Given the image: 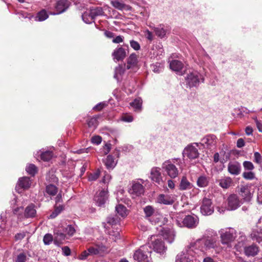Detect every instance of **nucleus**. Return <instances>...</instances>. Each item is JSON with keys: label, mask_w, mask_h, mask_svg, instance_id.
Listing matches in <instances>:
<instances>
[{"label": "nucleus", "mask_w": 262, "mask_h": 262, "mask_svg": "<svg viewBox=\"0 0 262 262\" xmlns=\"http://www.w3.org/2000/svg\"><path fill=\"white\" fill-rule=\"evenodd\" d=\"M245 145V141L243 138H239L237 140L236 146L238 148H242Z\"/></svg>", "instance_id": "64"}, {"label": "nucleus", "mask_w": 262, "mask_h": 262, "mask_svg": "<svg viewBox=\"0 0 262 262\" xmlns=\"http://www.w3.org/2000/svg\"><path fill=\"white\" fill-rule=\"evenodd\" d=\"M198 253L195 249L192 248V244L190 243L185 250L177 255L176 262H192V257Z\"/></svg>", "instance_id": "5"}, {"label": "nucleus", "mask_w": 262, "mask_h": 262, "mask_svg": "<svg viewBox=\"0 0 262 262\" xmlns=\"http://www.w3.org/2000/svg\"><path fill=\"white\" fill-rule=\"evenodd\" d=\"M219 233L222 244L228 247H231V243L234 241L236 236L235 230L233 228L222 229L219 231Z\"/></svg>", "instance_id": "6"}, {"label": "nucleus", "mask_w": 262, "mask_h": 262, "mask_svg": "<svg viewBox=\"0 0 262 262\" xmlns=\"http://www.w3.org/2000/svg\"><path fill=\"white\" fill-rule=\"evenodd\" d=\"M200 211L203 215H210L213 213L214 207L211 199L207 197L203 199Z\"/></svg>", "instance_id": "8"}, {"label": "nucleus", "mask_w": 262, "mask_h": 262, "mask_svg": "<svg viewBox=\"0 0 262 262\" xmlns=\"http://www.w3.org/2000/svg\"><path fill=\"white\" fill-rule=\"evenodd\" d=\"M103 162L108 169H112L116 165L117 161H115L114 157L110 155L103 160Z\"/></svg>", "instance_id": "32"}, {"label": "nucleus", "mask_w": 262, "mask_h": 262, "mask_svg": "<svg viewBox=\"0 0 262 262\" xmlns=\"http://www.w3.org/2000/svg\"><path fill=\"white\" fill-rule=\"evenodd\" d=\"M46 179L49 182L57 183L58 181L57 177L54 174L49 173L47 176Z\"/></svg>", "instance_id": "52"}, {"label": "nucleus", "mask_w": 262, "mask_h": 262, "mask_svg": "<svg viewBox=\"0 0 262 262\" xmlns=\"http://www.w3.org/2000/svg\"><path fill=\"white\" fill-rule=\"evenodd\" d=\"M31 184V182L30 178L24 177L18 179L15 189L18 192L19 189H28L30 188Z\"/></svg>", "instance_id": "16"}, {"label": "nucleus", "mask_w": 262, "mask_h": 262, "mask_svg": "<svg viewBox=\"0 0 262 262\" xmlns=\"http://www.w3.org/2000/svg\"><path fill=\"white\" fill-rule=\"evenodd\" d=\"M144 212L146 217H149L154 214V209L151 206H147L144 208Z\"/></svg>", "instance_id": "46"}, {"label": "nucleus", "mask_w": 262, "mask_h": 262, "mask_svg": "<svg viewBox=\"0 0 262 262\" xmlns=\"http://www.w3.org/2000/svg\"><path fill=\"white\" fill-rule=\"evenodd\" d=\"M209 184L208 178L205 176H200L197 180L196 184L199 187H205Z\"/></svg>", "instance_id": "35"}, {"label": "nucleus", "mask_w": 262, "mask_h": 262, "mask_svg": "<svg viewBox=\"0 0 262 262\" xmlns=\"http://www.w3.org/2000/svg\"><path fill=\"white\" fill-rule=\"evenodd\" d=\"M228 170L231 174L237 176L241 171V164L238 162H230L228 165Z\"/></svg>", "instance_id": "24"}, {"label": "nucleus", "mask_w": 262, "mask_h": 262, "mask_svg": "<svg viewBox=\"0 0 262 262\" xmlns=\"http://www.w3.org/2000/svg\"><path fill=\"white\" fill-rule=\"evenodd\" d=\"M138 62L137 56L135 53H132L127 59V65L126 69L129 70L135 67Z\"/></svg>", "instance_id": "31"}, {"label": "nucleus", "mask_w": 262, "mask_h": 262, "mask_svg": "<svg viewBox=\"0 0 262 262\" xmlns=\"http://www.w3.org/2000/svg\"><path fill=\"white\" fill-rule=\"evenodd\" d=\"M89 251L87 250H85L83 251L78 256V259L80 260H85L90 255Z\"/></svg>", "instance_id": "58"}, {"label": "nucleus", "mask_w": 262, "mask_h": 262, "mask_svg": "<svg viewBox=\"0 0 262 262\" xmlns=\"http://www.w3.org/2000/svg\"><path fill=\"white\" fill-rule=\"evenodd\" d=\"M54 243L56 245H59L65 239L66 234L59 229L54 230Z\"/></svg>", "instance_id": "28"}, {"label": "nucleus", "mask_w": 262, "mask_h": 262, "mask_svg": "<svg viewBox=\"0 0 262 262\" xmlns=\"http://www.w3.org/2000/svg\"><path fill=\"white\" fill-rule=\"evenodd\" d=\"M126 66L125 64L123 66L119 65L118 67H117L115 70L114 77L118 80V76H121L124 73L125 69H126Z\"/></svg>", "instance_id": "37"}, {"label": "nucleus", "mask_w": 262, "mask_h": 262, "mask_svg": "<svg viewBox=\"0 0 262 262\" xmlns=\"http://www.w3.org/2000/svg\"><path fill=\"white\" fill-rule=\"evenodd\" d=\"M122 120L126 122H131L133 121V117L131 115H125L122 116Z\"/></svg>", "instance_id": "59"}, {"label": "nucleus", "mask_w": 262, "mask_h": 262, "mask_svg": "<svg viewBox=\"0 0 262 262\" xmlns=\"http://www.w3.org/2000/svg\"><path fill=\"white\" fill-rule=\"evenodd\" d=\"M162 167L170 178H175L178 176L179 171L178 168L169 161L164 162Z\"/></svg>", "instance_id": "9"}, {"label": "nucleus", "mask_w": 262, "mask_h": 262, "mask_svg": "<svg viewBox=\"0 0 262 262\" xmlns=\"http://www.w3.org/2000/svg\"><path fill=\"white\" fill-rule=\"evenodd\" d=\"M70 5L71 2L68 0H58L55 4L54 12H47L45 9H42L37 13V16H49V15H59L67 11Z\"/></svg>", "instance_id": "2"}, {"label": "nucleus", "mask_w": 262, "mask_h": 262, "mask_svg": "<svg viewBox=\"0 0 262 262\" xmlns=\"http://www.w3.org/2000/svg\"><path fill=\"white\" fill-rule=\"evenodd\" d=\"M182 154L183 157L186 156L191 160L198 158L199 156L198 149L191 145H188L185 147Z\"/></svg>", "instance_id": "13"}, {"label": "nucleus", "mask_w": 262, "mask_h": 262, "mask_svg": "<svg viewBox=\"0 0 262 262\" xmlns=\"http://www.w3.org/2000/svg\"><path fill=\"white\" fill-rule=\"evenodd\" d=\"M52 156V152L47 150L41 154L40 158L44 161H49L51 159Z\"/></svg>", "instance_id": "42"}, {"label": "nucleus", "mask_w": 262, "mask_h": 262, "mask_svg": "<svg viewBox=\"0 0 262 262\" xmlns=\"http://www.w3.org/2000/svg\"><path fill=\"white\" fill-rule=\"evenodd\" d=\"M62 251L65 256H69L71 254V250L68 246L63 247Z\"/></svg>", "instance_id": "61"}, {"label": "nucleus", "mask_w": 262, "mask_h": 262, "mask_svg": "<svg viewBox=\"0 0 262 262\" xmlns=\"http://www.w3.org/2000/svg\"><path fill=\"white\" fill-rule=\"evenodd\" d=\"M232 183V180L230 177H225L219 180V185L223 188H228Z\"/></svg>", "instance_id": "34"}, {"label": "nucleus", "mask_w": 262, "mask_h": 262, "mask_svg": "<svg viewBox=\"0 0 262 262\" xmlns=\"http://www.w3.org/2000/svg\"><path fill=\"white\" fill-rule=\"evenodd\" d=\"M153 249L156 252L160 254H164L167 248L165 246L164 243L162 239H156L152 243Z\"/></svg>", "instance_id": "19"}, {"label": "nucleus", "mask_w": 262, "mask_h": 262, "mask_svg": "<svg viewBox=\"0 0 262 262\" xmlns=\"http://www.w3.org/2000/svg\"><path fill=\"white\" fill-rule=\"evenodd\" d=\"M142 101L140 98L135 99L133 102L129 103L130 105L135 111H140L142 107Z\"/></svg>", "instance_id": "38"}, {"label": "nucleus", "mask_w": 262, "mask_h": 262, "mask_svg": "<svg viewBox=\"0 0 262 262\" xmlns=\"http://www.w3.org/2000/svg\"><path fill=\"white\" fill-rule=\"evenodd\" d=\"M100 176V171H97L94 173H91L88 179L90 181H94L96 180Z\"/></svg>", "instance_id": "53"}, {"label": "nucleus", "mask_w": 262, "mask_h": 262, "mask_svg": "<svg viewBox=\"0 0 262 262\" xmlns=\"http://www.w3.org/2000/svg\"><path fill=\"white\" fill-rule=\"evenodd\" d=\"M36 214L35 205L33 203H31L26 207L24 210V214L21 215L25 219L34 218L36 216Z\"/></svg>", "instance_id": "20"}, {"label": "nucleus", "mask_w": 262, "mask_h": 262, "mask_svg": "<svg viewBox=\"0 0 262 262\" xmlns=\"http://www.w3.org/2000/svg\"><path fill=\"white\" fill-rule=\"evenodd\" d=\"M243 177L246 180H252L255 178V174L252 171L244 172L243 173Z\"/></svg>", "instance_id": "49"}, {"label": "nucleus", "mask_w": 262, "mask_h": 262, "mask_svg": "<svg viewBox=\"0 0 262 262\" xmlns=\"http://www.w3.org/2000/svg\"><path fill=\"white\" fill-rule=\"evenodd\" d=\"M144 189L143 186L139 183H135L133 184L132 189H130L129 192L136 196H140L143 194Z\"/></svg>", "instance_id": "26"}, {"label": "nucleus", "mask_w": 262, "mask_h": 262, "mask_svg": "<svg viewBox=\"0 0 262 262\" xmlns=\"http://www.w3.org/2000/svg\"><path fill=\"white\" fill-rule=\"evenodd\" d=\"M117 213L122 217H124L127 215V209L122 204H119L115 207Z\"/></svg>", "instance_id": "36"}, {"label": "nucleus", "mask_w": 262, "mask_h": 262, "mask_svg": "<svg viewBox=\"0 0 262 262\" xmlns=\"http://www.w3.org/2000/svg\"><path fill=\"white\" fill-rule=\"evenodd\" d=\"M216 137L213 134H209L205 136L202 139V145L207 148L211 149L215 146L216 144Z\"/></svg>", "instance_id": "14"}, {"label": "nucleus", "mask_w": 262, "mask_h": 262, "mask_svg": "<svg viewBox=\"0 0 262 262\" xmlns=\"http://www.w3.org/2000/svg\"><path fill=\"white\" fill-rule=\"evenodd\" d=\"M94 200L98 206L104 207L106 202L108 200L107 191L102 189L97 192Z\"/></svg>", "instance_id": "10"}, {"label": "nucleus", "mask_w": 262, "mask_h": 262, "mask_svg": "<svg viewBox=\"0 0 262 262\" xmlns=\"http://www.w3.org/2000/svg\"><path fill=\"white\" fill-rule=\"evenodd\" d=\"M53 241H54V238L51 234L47 233L45 235L43 241L45 245H50Z\"/></svg>", "instance_id": "47"}, {"label": "nucleus", "mask_w": 262, "mask_h": 262, "mask_svg": "<svg viewBox=\"0 0 262 262\" xmlns=\"http://www.w3.org/2000/svg\"><path fill=\"white\" fill-rule=\"evenodd\" d=\"M157 202L164 205H172L174 202V198L172 195L160 194L157 198Z\"/></svg>", "instance_id": "21"}, {"label": "nucleus", "mask_w": 262, "mask_h": 262, "mask_svg": "<svg viewBox=\"0 0 262 262\" xmlns=\"http://www.w3.org/2000/svg\"><path fill=\"white\" fill-rule=\"evenodd\" d=\"M252 240L260 243L262 242V228L258 226L253 227L249 235Z\"/></svg>", "instance_id": "18"}, {"label": "nucleus", "mask_w": 262, "mask_h": 262, "mask_svg": "<svg viewBox=\"0 0 262 262\" xmlns=\"http://www.w3.org/2000/svg\"><path fill=\"white\" fill-rule=\"evenodd\" d=\"M107 249L104 246H96L91 247L88 249L90 255H102L106 251Z\"/></svg>", "instance_id": "22"}, {"label": "nucleus", "mask_w": 262, "mask_h": 262, "mask_svg": "<svg viewBox=\"0 0 262 262\" xmlns=\"http://www.w3.org/2000/svg\"><path fill=\"white\" fill-rule=\"evenodd\" d=\"M259 247L255 244H252L244 247V253L248 257H254L259 252Z\"/></svg>", "instance_id": "15"}, {"label": "nucleus", "mask_w": 262, "mask_h": 262, "mask_svg": "<svg viewBox=\"0 0 262 262\" xmlns=\"http://www.w3.org/2000/svg\"><path fill=\"white\" fill-rule=\"evenodd\" d=\"M111 3L114 8L119 10L128 11L132 10V9L131 7L126 5L122 1H119L118 0H113L111 1Z\"/></svg>", "instance_id": "27"}, {"label": "nucleus", "mask_w": 262, "mask_h": 262, "mask_svg": "<svg viewBox=\"0 0 262 262\" xmlns=\"http://www.w3.org/2000/svg\"><path fill=\"white\" fill-rule=\"evenodd\" d=\"M87 124L89 127H92L95 128L98 124V121L97 118L96 117H92L91 118H89L87 120Z\"/></svg>", "instance_id": "44"}, {"label": "nucleus", "mask_w": 262, "mask_h": 262, "mask_svg": "<svg viewBox=\"0 0 262 262\" xmlns=\"http://www.w3.org/2000/svg\"><path fill=\"white\" fill-rule=\"evenodd\" d=\"M186 84L190 88L198 86L200 82H204V78L203 75L197 71L189 73L185 78Z\"/></svg>", "instance_id": "7"}, {"label": "nucleus", "mask_w": 262, "mask_h": 262, "mask_svg": "<svg viewBox=\"0 0 262 262\" xmlns=\"http://www.w3.org/2000/svg\"><path fill=\"white\" fill-rule=\"evenodd\" d=\"M207 233L201 239L191 243L192 248H195L198 253L199 251L205 253L207 250L217 247L216 232L213 230H209Z\"/></svg>", "instance_id": "1"}, {"label": "nucleus", "mask_w": 262, "mask_h": 262, "mask_svg": "<svg viewBox=\"0 0 262 262\" xmlns=\"http://www.w3.org/2000/svg\"><path fill=\"white\" fill-rule=\"evenodd\" d=\"M170 68L177 72H180L182 71L184 64L183 63L178 60H173L170 62Z\"/></svg>", "instance_id": "30"}, {"label": "nucleus", "mask_w": 262, "mask_h": 262, "mask_svg": "<svg viewBox=\"0 0 262 262\" xmlns=\"http://www.w3.org/2000/svg\"><path fill=\"white\" fill-rule=\"evenodd\" d=\"M228 209L234 210L238 208L242 204L238 196L235 194H230L227 199Z\"/></svg>", "instance_id": "12"}, {"label": "nucleus", "mask_w": 262, "mask_h": 262, "mask_svg": "<svg viewBox=\"0 0 262 262\" xmlns=\"http://www.w3.org/2000/svg\"><path fill=\"white\" fill-rule=\"evenodd\" d=\"M155 32L157 35L162 38L165 35L166 31L160 25L159 27L155 28Z\"/></svg>", "instance_id": "45"}, {"label": "nucleus", "mask_w": 262, "mask_h": 262, "mask_svg": "<svg viewBox=\"0 0 262 262\" xmlns=\"http://www.w3.org/2000/svg\"><path fill=\"white\" fill-rule=\"evenodd\" d=\"M107 222L109 224L114 225H116L119 222V220L116 216H110L107 217Z\"/></svg>", "instance_id": "51"}, {"label": "nucleus", "mask_w": 262, "mask_h": 262, "mask_svg": "<svg viewBox=\"0 0 262 262\" xmlns=\"http://www.w3.org/2000/svg\"><path fill=\"white\" fill-rule=\"evenodd\" d=\"M63 231L69 236H73L75 233V229L73 225H68L63 229Z\"/></svg>", "instance_id": "43"}, {"label": "nucleus", "mask_w": 262, "mask_h": 262, "mask_svg": "<svg viewBox=\"0 0 262 262\" xmlns=\"http://www.w3.org/2000/svg\"><path fill=\"white\" fill-rule=\"evenodd\" d=\"M239 194L245 202H249L252 198L250 189L247 185H242L240 188Z\"/></svg>", "instance_id": "25"}, {"label": "nucleus", "mask_w": 262, "mask_h": 262, "mask_svg": "<svg viewBox=\"0 0 262 262\" xmlns=\"http://www.w3.org/2000/svg\"><path fill=\"white\" fill-rule=\"evenodd\" d=\"M58 188L53 184H50L46 186V192L51 195H55L57 192Z\"/></svg>", "instance_id": "41"}, {"label": "nucleus", "mask_w": 262, "mask_h": 262, "mask_svg": "<svg viewBox=\"0 0 262 262\" xmlns=\"http://www.w3.org/2000/svg\"><path fill=\"white\" fill-rule=\"evenodd\" d=\"M130 45L135 50L138 51L140 49V44L136 41L132 40L130 41Z\"/></svg>", "instance_id": "57"}, {"label": "nucleus", "mask_w": 262, "mask_h": 262, "mask_svg": "<svg viewBox=\"0 0 262 262\" xmlns=\"http://www.w3.org/2000/svg\"><path fill=\"white\" fill-rule=\"evenodd\" d=\"M102 15L107 16V14H105L102 8L100 7H92L89 10V14L84 12L82 13L81 16L95 17Z\"/></svg>", "instance_id": "17"}, {"label": "nucleus", "mask_w": 262, "mask_h": 262, "mask_svg": "<svg viewBox=\"0 0 262 262\" xmlns=\"http://www.w3.org/2000/svg\"><path fill=\"white\" fill-rule=\"evenodd\" d=\"M26 259V255L24 253H21L17 255L15 262H25Z\"/></svg>", "instance_id": "55"}, {"label": "nucleus", "mask_w": 262, "mask_h": 262, "mask_svg": "<svg viewBox=\"0 0 262 262\" xmlns=\"http://www.w3.org/2000/svg\"><path fill=\"white\" fill-rule=\"evenodd\" d=\"M83 21L88 24H92L94 22V19L95 17H81Z\"/></svg>", "instance_id": "63"}, {"label": "nucleus", "mask_w": 262, "mask_h": 262, "mask_svg": "<svg viewBox=\"0 0 262 262\" xmlns=\"http://www.w3.org/2000/svg\"><path fill=\"white\" fill-rule=\"evenodd\" d=\"M193 187V185L189 182L187 178L183 176L180 181L179 189L181 190H189Z\"/></svg>", "instance_id": "29"}, {"label": "nucleus", "mask_w": 262, "mask_h": 262, "mask_svg": "<svg viewBox=\"0 0 262 262\" xmlns=\"http://www.w3.org/2000/svg\"><path fill=\"white\" fill-rule=\"evenodd\" d=\"M151 248L149 244L142 246L135 251L133 255L134 259L138 262L145 261L150 259Z\"/></svg>", "instance_id": "4"}, {"label": "nucleus", "mask_w": 262, "mask_h": 262, "mask_svg": "<svg viewBox=\"0 0 262 262\" xmlns=\"http://www.w3.org/2000/svg\"><path fill=\"white\" fill-rule=\"evenodd\" d=\"M111 144L106 143L103 146V154L104 155H107L111 150Z\"/></svg>", "instance_id": "60"}, {"label": "nucleus", "mask_w": 262, "mask_h": 262, "mask_svg": "<svg viewBox=\"0 0 262 262\" xmlns=\"http://www.w3.org/2000/svg\"><path fill=\"white\" fill-rule=\"evenodd\" d=\"M64 209L63 205H55L54 210L51 212L48 216L49 219H53L57 217Z\"/></svg>", "instance_id": "33"}, {"label": "nucleus", "mask_w": 262, "mask_h": 262, "mask_svg": "<svg viewBox=\"0 0 262 262\" xmlns=\"http://www.w3.org/2000/svg\"><path fill=\"white\" fill-rule=\"evenodd\" d=\"M151 180L160 184L162 182V179L160 172V169L157 167H154L151 168L150 171V177Z\"/></svg>", "instance_id": "23"}, {"label": "nucleus", "mask_w": 262, "mask_h": 262, "mask_svg": "<svg viewBox=\"0 0 262 262\" xmlns=\"http://www.w3.org/2000/svg\"><path fill=\"white\" fill-rule=\"evenodd\" d=\"M128 45L124 46V48L122 47L117 48L112 53L113 59L115 62L123 60L126 56V50L128 49Z\"/></svg>", "instance_id": "11"}, {"label": "nucleus", "mask_w": 262, "mask_h": 262, "mask_svg": "<svg viewBox=\"0 0 262 262\" xmlns=\"http://www.w3.org/2000/svg\"><path fill=\"white\" fill-rule=\"evenodd\" d=\"M102 141V138L99 136H94L91 138V142L95 144L99 145Z\"/></svg>", "instance_id": "56"}, {"label": "nucleus", "mask_w": 262, "mask_h": 262, "mask_svg": "<svg viewBox=\"0 0 262 262\" xmlns=\"http://www.w3.org/2000/svg\"><path fill=\"white\" fill-rule=\"evenodd\" d=\"M175 223L178 227L193 229L196 227L199 224V219L195 214L187 215L183 220L177 219Z\"/></svg>", "instance_id": "3"}, {"label": "nucleus", "mask_w": 262, "mask_h": 262, "mask_svg": "<svg viewBox=\"0 0 262 262\" xmlns=\"http://www.w3.org/2000/svg\"><path fill=\"white\" fill-rule=\"evenodd\" d=\"M26 170L27 172L32 176H34L37 172V167L33 164H30L26 166Z\"/></svg>", "instance_id": "40"}, {"label": "nucleus", "mask_w": 262, "mask_h": 262, "mask_svg": "<svg viewBox=\"0 0 262 262\" xmlns=\"http://www.w3.org/2000/svg\"><path fill=\"white\" fill-rule=\"evenodd\" d=\"M254 162L257 164H261L262 162V157L258 152L254 153Z\"/></svg>", "instance_id": "54"}, {"label": "nucleus", "mask_w": 262, "mask_h": 262, "mask_svg": "<svg viewBox=\"0 0 262 262\" xmlns=\"http://www.w3.org/2000/svg\"><path fill=\"white\" fill-rule=\"evenodd\" d=\"M234 112L237 114V115L240 118H242V117L244 116V113L249 114L250 113L254 112L253 111H250L248 110L246 107H245L244 106H241L239 108H235Z\"/></svg>", "instance_id": "39"}, {"label": "nucleus", "mask_w": 262, "mask_h": 262, "mask_svg": "<svg viewBox=\"0 0 262 262\" xmlns=\"http://www.w3.org/2000/svg\"><path fill=\"white\" fill-rule=\"evenodd\" d=\"M106 105L105 102H100L95 105L94 107V110H97L100 111L102 110Z\"/></svg>", "instance_id": "62"}, {"label": "nucleus", "mask_w": 262, "mask_h": 262, "mask_svg": "<svg viewBox=\"0 0 262 262\" xmlns=\"http://www.w3.org/2000/svg\"><path fill=\"white\" fill-rule=\"evenodd\" d=\"M243 166L244 169L246 170H252L254 168L253 163L248 161L243 162Z\"/></svg>", "instance_id": "50"}, {"label": "nucleus", "mask_w": 262, "mask_h": 262, "mask_svg": "<svg viewBox=\"0 0 262 262\" xmlns=\"http://www.w3.org/2000/svg\"><path fill=\"white\" fill-rule=\"evenodd\" d=\"M151 68L152 69V70L155 73H160L163 70L162 66H161L160 63L158 62L156 63L155 64L151 65Z\"/></svg>", "instance_id": "48"}]
</instances>
